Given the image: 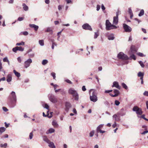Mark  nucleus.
<instances>
[{
    "label": "nucleus",
    "instance_id": "23",
    "mask_svg": "<svg viewBox=\"0 0 148 148\" xmlns=\"http://www.w3.org/2000/svg\"><path fill=\"white\" fill-rule=\"evenodd\" d=\"M99 35V30H97L96 32H95L94 38V39H96Z\"/></svg>",
    "mask_w": 148,
    "mask_h": 148
},
{
    "label": "nucleus",
    "instance_id": "13",
    "mask_svg": "<svg viewBox=\"0 0 148 148\" xmlns=\"http://www.w3.org/2000/svg\"><path fill=\"white\" fill-rule=\"evenodd\" d=\"M118 12H116V16H114L113 18V24L114 25H116L117 24L118 22Z\"/></svg>",
    "mask_w": 148,
    "mask_h": 148
},
{
    "label": "nucleus",
    "instance_id": "55",
    "mask_svg": "<svg viewBox=\"0 0 148 148\" xmlns=\"http://www.w3.org/2000/svg\"><path fill=\"white\" fill-rule=\"evenodd\" d=\"M82 90L84 91H85L86 90V89L85 86H84L82 87Z\"/></svg>",
    "mask_w": 148,
    "mask_h": 148
},
{
    "label": "nucleus",
    "instance_id": "19",
    "mask_svg": "<svg viewBox=\"0 0 148 148\" xmlns=\"http://www.w3.org/2000/svg\"><path fill=\"white\" fill-rule=\"evenodd\" d=\"M104 125L103 124H101L99 125L97 128L96 132L97 133L99 132L100 130H101V129L102 128Z\"/></svg>",
    "mask_w": 148,
    "mask_h": 148
},
{
    "label": "nucleus",
    "instance_id": "35",
    "mask_svg": "<svg viewBox=\"0 0 148 148\" xmlns=\"http://www.w3.org/2000/svg\"><path fill=\"white\" fill-rule=\"evenodd\" d=\"M48 63V60H44L42 62V64L43 65H45Z\"/></svg>",
    "mask_w": 148,
    "mask_h": 148
},
{
    "label": "nucleus",
    "instance_id": "52",
    "mask_svg": "<svg viewBox=\"0 0 148 148\" xmlns=\"http://www.w3.org/2000/svg\"><path fill=\"white\" fill-rule=\"evenodd\" d=\"M3 110L6 112L8 111V110L5 107H3L2 108Z\"/></svg>",
    "mask_w": 148,
    "mask_h": 148
},
{
    "label": "nucleus",
    "instance_id": "10",
    "mask_svg": "<svg viewBox=\"0 0 148 148\" xmlns=\"http://www.w3.org/2000/svg\"><path fill=\"white\" fill-rule=\"evenodd\" d=\"M24 48L21 47L16 46L12 49V51L15 52L16 53L17 51H23L24 50Z\"/></svg>",
    "mask_w": 148,
    "mask_h": 148
},
{
    "label": "nucleus",
    "instance_id": "53",
    "mask_svg": "<svg viewBox=\"0 0 148 148\" xmlns=\"http://www.w3.org/2000/svg\"><path fill=\"white\" fill-rule=\"evenodd\" d=\"M45 108H46L47 110H49V106L47 104H45V106L44 107Z\"/></svg>",
    "mask_w": 148,
    "mask_h": 148
},
{
    "label": "nucleus",
    "instance_id": "30",
    "mask_svg": "<svg viewBox=\"0 0 148 148\" xmlns=\"http://www.w3.org/2000/svg\"><path fill=\"white\" fill-rule=\"evenodd\" d=\"M45 32H51L52 34V29L50 27H48Z\"/></svg>",
    "mask_w": 148,
    "mask_h": 148
},
{
    "label": "nucleus",
    "instance_id": "63",
    "mask_svg": "<svg viewBox=\"0 0 148 148\" xmlns=\"http://www.w3.org/2000/svg\"><path fill=\"white\" fill-rule=\"evenodd\" d=\"M147 133H148V131L147 130V131H144V132H143L141 133V134H145Z\"/></svg>",
    "mask_w": 148,
    "mask_h": 148
},
{
    "label": "nucleus",
    "instance_id": "38",
    "mask_svg": "<svg viewBox=\"0 0 148 148\" xmlns=\"http://www.w3.org/2000/svg\"><path fill=\"white\" fill-rule=\"evenodd\" d=\"M52 125L54 126H57L58 124L55 121H53L52 122Z\"/></svg>",
    "mask_w": 148,
    "mask_h": 148
},
{
    "label": "nucleus",
    "instance_id": "28",
    "mask_svg": "<svg viewBox=\"0 0 148 148\" xmlns=\"http://www.w3.org/2000/svg\"><path fill=\"white\" fill-rule=\"evenodd\" d=\"M144 10L143 9H142L140 11V12L138 14V16H142L144 14Z\"/></svg>",
    "mask_w": 148,
    "mask_h": 148
},
{
    "label": "nucleus",
    "instance_id": "12",
    "mask_svg": "<svg viewBox=\"0 0 148 148\" xmlns=\"http://www.w3.org/2000/svg\"><path fill=\"white\" fill-rule=\"evenodd\" d=\"M82 27L84 29L89 30L90 31H92V30L91 26L88 23L84 24L82 26Z\"/></svg>",
    "mask_w": 148,
    "mask_h": 148
},
{
    "label": "nucleus",
    "instance_id": "8",
    "mask_svg": "<svg viewBox=\"0 0 148 148\" xmlns=\"http://www.w3.org/2000/svg\"><path fill=\"white\" fill-rule=\"evenodd\" d=\"M32 62V60L31 59H29L25 61L24 63V66L25 68H27L30 66V64Z\"/></svg>",
    "mask_w": 148,
    "mask_h": 148
},
{
    "label": "nucleus",
    "instance_id": "40",
    "mask_svg": "<svg viewBox=\"0 0 148 148\" xmlns=\"http://www.w3.org/2000/svg\"><path fill=\"white\" fill-rule=\"evenodd\" d=\"M33 136V132H31L29 135V138L30 139H32Z\"/></svg>",
    "mask_w": 148,
    "mask_h": 148
},
{
    "label": "nucleus",
    "instance_id": "51",
    "mask_svg": "<svg viewBox=\"0 0 148 148\" xmlns=\"http://www.w3.org/2000/svg\"><path fill=\"white\" fill-rule=\"evenodd\" d=\"M137 55L139 56L143 57V56L144 55L143 53H137Z\"/></svg>",
    "mask_w": 148,
    "mask_h": 148
},
{
    "label": "nucleus",
    "instance_id": "3",
    "mask_svg": "<svg viewBox=\"0 0 148 148\" xmlns=\"http://www.w3.org/2000/svg\"><path fill=\"white\" fill-rule=\"evenodd\" d=\"M106 29L107 30H110L111 29H116L117 27L115 25L111 24L108 20H106Z\"/></svg>",
    "mask_w": 148,
    "mask_h": 148
},
{
    "label": "nucleus",
    "instance_id": "24",
    "mask_svg": "<svg viewBox=\"0 0 148 148\" xmlns=\"http://www.w3.org/2000/svg\"><path fill=\"white\" fill-rule=\"evenodd\" d=\"M22 5L23 9L25 11H27L28 10V7L25 3H23Z\"/></svg>",
    "mask_w": 148,
    "mask_h": 148
},
{
    "label": "nucleus",
    "instance_id": "39",
    "mask_svg": "<svg viewBox=\"0 0 148 148\" xmlns=\"http://www.w3.org/2000/svg\"><path fill=\"white\" fill-rule=\"evenodd\" d=\"M139 63L142 68H143L144 67V65L142 61H140L139 62Z\"/></svg>",
    "mask_w": 148,
    "mask_h": 148
},
{
    "label": "nucleus",
    "instance_id": "16",
    "mask_svg": "<svg viewBox=\"0 0 148 148\" xmlns=\"http://www.w3.org/2000/svg\"><path fill=\"white\" fill-rule=\"evenodd\" d=\"M114 92L115 93L114 95H113L111 94H110V95L112 97H116L118 95L119 93V91L116 89H115L114 90Z\"/></svg>",
    "mask_w": 148,
    "mask_h": 148
},
{
    "label": "nucleus",
    "instance_id": "9",
    "mask_svg": "<svg viewBox=\"0 0 148 148\" xmlns=\"http://www.w3.org/2000/svg\"><path fill=\"white\" fill-rule=\"evenodd\" d=\"M123 26L125 31L126 32H130L132 31V29L131 27L127 25L123 24Z\"/></svg>",
    "mask_w": 148,
    "mask_h": 148
},
{
    "label": "nucleus",
    "instance_id": "46",
    "mask_svg": "<svg viewBox=\"0 0 148 148\" xmlns=\"http://www.w3.org/2000/svg\"><path fill=\"white\" fill-rule=\"evenodd\" d=\"M51 75L53 77V79H55L56 78V73L54 72H52L51 73Z\"/></svg>",
    "mask_w": 148,
    "mask_h": 148
},
{
    "label": "nucleus",
    "instance_id": "44",
    "mask_svg": "<svg viewBox=\"0 0 148 148\" xmlns=\"http://www.w3.org/2000/svg\"><path fill=\"white\" fill-rule=\"evenodd\" d=\"M137 117H138V118H143L144 119L145 118V114H143L141 116H138V115L137 116Z\"/></svg>",
    "mask_w": 148,
    "mask_h": 148
},
{
    "label": "nucleus",
    "instance_id": "41",
    "mask_svg": "<svg viewBox=\"0 0 148 148\" xmlns=\"http://www.w3.org/2000/svg\"><path fill=\"white\" fill-rule=\"evenodd\" d=\"M120 103V102L118 100H116L115 101V104L116 106H118Z\"/></svg>",
    "mask_w": 148,
    "mask_h": 148
},
{
    "label": "nucleus",
    "instance_id": "60",
    "mask_svg": "<svg viewBox=\"0 0 148 148\" xmlns=\"http://www.w3.org/2000/svg\"><path fill=\"white\" fill-rule=\"evenodd\" d=\"M66 3L68 4L71 3V0H65Z\"/></svg>",
    "mask_w": 148,
    "mask_h": 148
},
{
    "label": "nucleus",
    "instance_id": "50",
    "mask_svg": "<svg viewBox=\"0 0 148 148\" xmlns=\"http://www.w3.org/2000/svg\"><path fill=\"white\" fill-rule=\"evenodd\" d=\"M23 34L24 35L27 36L28 34V33L27 31H25L23 32Z\"/></svg>",
    "mask_w": 148,
    "mask_h": 148
},
{
    "label": "nucleus",
    "instance_id": "36",
    "mask_svg": "<svg viewBox=\"0 0 148 148\" xmlns=\"http://www.w3.org/2000/svg\"><path fill=\"white\" fill-rule=\"evenodd\" d=\"M94 134V130H92L89 133V136L90 137H92Z\"/></svg>",
    "mask_w": 148,
    "mask_h": 148
},
{
    "label": "nucleus",
    "instance_id": "29",
    "mask_svg": "<svg viewBox=\"0 0 148 148\" xmlns=\"http://www.w3.org/2000/svg\"><path fill=\"white\" fill-rule=\"evenodd\" d=\"M55 130L53 128H50L48 130V133L47 132V134H48L49 133H51L54 132Z\"/></svg>",
    "mask_w": 148,
    "mask_h": 148
},
{
    "label": "nucleus",
    "instance_id": "18",
    "mask_svg": "<svg viewBox=\"0 0 148 148\" xmlns=\"http://www.w3.org/2000/svg\"><path fill=\"white\" fill-rule=\"evenodd\" d=\"M29 26L30 27L33 28L35 30L37 31L38 28V26L35 25V24H29Z\"/></svg>",
    "mask_w": 148,
    "mask_h": 148
},
{
    "label": "nucleus",
    "instance_id": "45",
    "mask_svg": "<svg viewBox=\"0 0 148 148\" xmlns=\"http://www.w3.org/2000/svg\"><path fill=\"white\" fill-rule=\"evenodd\" d=\"M63 29H62L61 31L58 32L57 34V35L58 36L57 40H59V38H60V36L59 35V34H60L61 33V32H62V31H63Z\"/></svg>",
    "mask_w": 148,
    "mask_h": 148
},
{
    "label": "nucleus",
    "instance_id": "26",
    "mask_svg": "<svg viewBox=\"0 0 148 148\" xmlns=\"http://www.w3.org/2000/svg\"><path fill=\"white\" fill-rule=\"evenodd\" d=\"M133 53H130V58L131 59H133L134 60H136V58L135 56Z\"/></svg>",
    "mask_w": 148,
    "mask_h": 148
},
{
    "label": "nucleus",
    "instance_id": "62",
    "mask_svg": "<svg viewBox=\"0 0 148 148\" xmlns=\"http://www.w3.org/2000/svg\"><path fill=\"white\" fill-rule=\"evenodd\" d=\"M142 30L144 33H147L146 30L145 29L143 28H142Z\"/></svg>",
    "mask_w": 148,
    "mask_h": 148
},
{
    "label": "nucleus",
    "instance_id": "11",
    "mask_svg": "<svg viewBox=\"0 0 148 148\" xmlns=\"http://www.w3.org/2000/svg\"><path fill=\"white\" fill-rule=\"evenodd\" d=\"M125 115L121 114L119 113H118L117 114H115L113 116V118L115 119V120L116 121H119L120 120V116H123Z\"/></svg>",
    "mask_w": 148,
    "mask_h": 148
},
{
    "label": "nucleus",
    "instance_id": "6",
    "mask_svg": "<svg viewBox=\"0 0 148 148\" xmlns=\"http://www.w3.org/2000/svg\"><path fill=\"white\" fill-rule=\"evenodd\" d=\"M133 110L136 112L137 116L141 115L143 113V112L141 109L139 108L137 106H134L133 108Z\"/></svg>",
    "mask_w": 148,
    "mask_h": 148
},
{
    "label": "nucleus",
    "instance_id": "5",
    "mask_svg": "<svg viewBox=\"0 0 148 148\" xmlns=\"http://www.w3.org/2000/svg\"><path fill=\"white\" fill-rule=\"evenodd\" d=\"M117 57L123 60L130 59V58L126 55L124 54L122 52H120L118 54Z\"/></svg>",
    "mask_w": 148,
    "mask_h": 148
},
{
    "label": "nucleus",
    "instance_id": "17",
    "mask_svg": "<svg viewBox=\"0 0 148 148\" xmlns=\"http://www.w3.org/2000/svg\"><path fill=\"white\" fill-rule=\"evenodd\" d=\"M65 110L66 111H68L69 110V108L71 107V105L69 103L67 102L65 103Z\"/></svg>",
    "mask_w": 148,
    "mask_h": 148
},
{
    "label": "nucleus",
    "instance_id": "34",
    "mask_svg": "<svg viewBox=\"0 0 148 148\" xmlns=\"http://www.w3.org/2000/svg\"><path fill=\"white\" fill-rule=\"evenodd\" d=\"M144 75V73H142L141 72H139L138 73V76L139 77H141L143 76Z\"/></svg>",
    "mask_w": 148,
    "mask_h": 148
},
{
    "label": "nucleus",
    "instance_id": "1",
    "mask_svg": "<svg viewBox=\"0 0 148 148\" xmlns=\"http://www.w3.org/2000/svg\"><path fill=\"white\" fill-rule=\"evenodd\" d=\"M89 93L90 94V98L91 101L95 102H96L97 100V93L96 92V90L93 89H90Z\"/></svg>",
    "mask_w": 148,
    "mask_h": 148
},
{
    "label": "nucleus",
    "instance_id": "33",
    "mask_svg": "<svg viewBox=\"0 0 148 148\" xmlns=\"http://www.w3.org/2000/svg\"><path fill=\"white\" fill-rule=\"evenodd\" d=\"M121 85L125 89H127L128 88V87L125 84V83H123L121 84Z\"/></svg>",
    "mask_w": 148,
    "mask_h": 148
},
{
    "label": "nucleus",
    "instance_id": "48",
    "mask_svg": "<svg viewBox=\"0 0 148 148\" xmlns=\"http://www.w3.org/2000/svg\"><path fill=\"white\" fill-rule=\"evenodd\" d=\"M143 94L144 96H148V91H145Z\"/></svg>",
    "mask_w": 148,
    "mask_h": 148
},
{
    "label": "nucleus",
    "instance_id": "31",
    "mask_svg": "<svg viewBox=\"0 0 148 148\" xmlns=\"http://www.w3.org/2000/svg\"><path fill=\"white\" fill-rule=\"evenodd\" d=\"M39 43L40 45L41 46H43L44 45V42L43 40H42L39 41Z\"/></svg>",
    "mask_w": 148,
    "mask_h": 148
},
{
    "label": "nucleus",
    "instance_id": "37",
    "mask_svg": "<svg viewBox=\"0 0 148 148\" xmlns=\"http://www.w3.org/2000/svg\"><path fill=\"white\" fill-rule=\"evenodd\" d=\"M59 91H60L61 92H62V94H63V93L64 92V90H61V89H58V90H55V91L56 92H59Z\"/></svg>",
    "mask_w": 148,
    "mask_h": 148
},
{
    "label": "nucleus",
    "instance_id": "54",
    "mask_svg": "<svg viewBox=\"0 0 148 148\" xmlns=\"http://www.w3.org/2000/svg\"><path fill=\"white\" fill-rule=\"evenodd\" d=\"M65 81H66L67 83H69L71 84H72V82L71 81H70V80H69V79L66 80H65Z\"/></svg>",
    "mask_w": 148,
    "mask_h": 148
},
{
    "label": "nucleus",
    "instance_id": "59",
    "mask_svg": "<svg viewBox=\"0 0 148 148\" xmlns=\"http://www.w3.org/2000/svg\"><path fill=\"white\" fill-rule=\"evenodd\" d=\"M5 77H3L2 78L0 79V82L1 81H5Z\"/></svg>",
    "mask_w": 148,
    "mask_h": 148
},
{
    "label": "nucleus",
    "instance_id": "32",
    "mask_svg": "<svg viewBox=\"0 0 148 148\" xmlns=\"http://www.w3.org/2000/svg\"><path fill=\"white\" fill-rule=\"evenodd\" d=\"M25 44V42L23 41L21 42L17 43L16 44V46H21V45H24Z\"/></svg>",
    "mask_w": 148,
    "mask_h": 148
},
{
    "label": "nucleus",
    "instance_id": "7",
    "mask_svg": "<svg viewBox=\"0 0 148 148\" xmlns=\"http://www.w3.org/2000/svg\"><path fill=\"white\" fill-rule=\"evenodd\" d=\"M49 99L50 101L54 103H56L58 101L57 98L55 96L52 94H51L49 97Z\"/></svg>",
    "mask_w": 148,
    "mask_h": 148
},
{
    "label": "nucleus",
    "instance_id": "49",
    "mask_svg": "<svg viewBox=\"0 0 148 148\" xmlns=\"http://www.w3.org/2000/svg\"><path fill=\"white\" fill-rule=\"evenodd\" d=\"M128 12H129V13L130 14H133L132 10L130 8H129L128 9Z\"/></svg>",
    "mask_w": 148,
    "mask_h": 148
},
{
    "label": "nucleus",
    "instance_id": "58",
    "mask_svg": "<svg viewBox=\"0 0 148 148\" xmlns=\"http://www.w3.org/2000/svg\"><path fill=\"white\" fill-rule=\"evenodd\" d=\"M34 56V53H32L29 54V56L30 57H33Z\"/></svg>",
    "mask_w": 148,
    "mask_h": 148
},
{
    "label": "nucleus",
    "instance_id": "56",
    "mask_svg": "<svg viewBox=\"0 0 148 148\" xmlns=\"http://www.w3.org/2000/svg\"><path fill=\"white\" fill-rule=\"evenodd\" d=\"M101 8L103 11L105 10V8L103 4H102L101 5Z\"/></svg>",
    "mask_w": 148,
    "mask_h": 148
},
{
    "label": "nucleus",
    "instance_id": "15",
    "mask_svg": "<svg viewBox=\"0 0 148 148\" xmlns=\"http://www.w3.org/2000/svg\"><path fill=\"white\" fill-rule=\"evenodd\" d=\"M10 97L14 101H16V96L15 93L14 91H12L11 93Z\"/></svg>",
    "mask_w": 148,
    "mask_h": 148
},
{
    "label": "nucleus",
    "instance_id": "4",
    "mask_svg": "<svg viewBox=\"0 0 148 148\" xmlns=\"http://www.w3.org/2000/svg\"><path fill=\"white\" fill-rule=\"evenodd\" d=\"M43 140L47 143L48 144V146L51 148H56V146H55L54 143L51 142L47 138V136H45L43 137Z\"/></svg>",
    "mask_w": 148,
    "mask_h": 148
},
{
    "label": "nucleus",
    "instance_id": "22",
    "mask_svg": "<svg viewBox=\"0 0 148 148\" xmlns=\"http://www.w3.org/2000/svg\"><path fill=\"white\" fill-rule=\"evenodd\" d=\"M114 38V35L112 34H110L108 36V39L109 40H113Z\"/></svg>",
    "mask_w": 148,
    "mask_h": 148
},
{
    "label": "nucleus",
    "instance_id": "14",
    "mask_svg": "<svg viewBox=\"0 0 148 148\" xmlns=\"http://www.w3.org/2000/svg\"><path fill=\"white\" fill-rule=\"evenodd\" d=\"M112 86V87H115L119 89H121V86L119 85L118 82H114L113 83Z\"/></svg>",
    "mask_w": 148,
    "mask_h": 148
},
{
    "label": "nucleus",
    "instance_id": "27",
    "mask_svg": "<svg viewBox=\"0 0 148 148\" xmlns=\"http://www.w3.org/2000/svg\"><path fill=\"white\" fill-rule=\"evenodd\" d=\"M5 130V128L4 127H0V134L4 132Z\"/></svg>",
    "mask_w": 148,
    "mask_h": 148
},
{
    "label": "nucleus",
    "instance_id": "47",
    "mask_svg": "<svg viewBox=\"0 0 148 148\" xmlns=\"http://www.w3.org/2000/svg\"><path fill=\"white\" fill-rule=\"evenodd\" d=\"M7 144L6 143H4L3 144H1V147H6L7 146Z\"/></svg>",
    "mask_w": 148,
    "mask_h": 148
},
{
    "label": "nucleus",
    "instance_id": "43",
    "mask_svg": "<svg viewBox=\"0 0 148 148\" xmlns=\"http://www.w3.org/2000/svg\"><path fill=\"white\" fill-rule=\"evenodd\" d=\"M3 60L4 62H7V61H8V58L7 57H6L3 59Z\"/></svg>",
    "mask_w": 148,
    "mask_h": 148
},
{
    "label": "nucleus",
    "instance_id": "20",
    "mask_svg": "<svg viewBox=\"0 0 148 148\" xmlns=\"http://www.w3.org/2000/svg\"><path fill=\"white\" fill-rule=\"evenodd\" d=\"M131 52L130 53H134L137 51V50L135 48V46L134 45H132L130 48Z\"/></svg>",
    "mask_w": 148,
    "mask_h": 148
},
{
    "label": "nucleus",
    "instance_id": "61",
    "mask_svg": "<svg viewBox=\"0 0 148 148\" xmlns=\"http://www.w3.org/2000/svg\"><path fill=\"white\" fill-rule=\"evenodd\" d=\"M100 8V6L99 5H97V11H99Z\"/></svg>",
    "mask_w": 148,
    "mask_h": 148
},
{
    "label": "nucleus",
    "instance_id": "25",
    "mask_svg": "<svg viewBox=\"0 0 148 148\" xmlns=\"http://www.w3.org/2000/svg\"><path fill=\"white\" fill-rule=\"evenodd\" d=\"M13 72L17 77H19L21 75L20 73L17 72L15 70H13Z\"/></svg>",
    "mask_w": 148,
    "mask_h": 148
},
{
    "label": "nucleus",
    "instance_id": "64",
    "mask_svg": "<svg viewBox=\"0 0 148 148\" xmlns=\"http://www.w3.org/2000/svg\"><path fill=\"white\" fill-rule=\"evenodd\" d=\"M146 103L147 108V109H148V101H146Z\"/></svg>",
    "mask_w": 148,
    "mask_h": 148
},
{
    "label": "nucleus",
    "instance_id": "21",
    "mask_svg": "<svg viewBox=\"0 0 148 148\" xmlns=\"http://www.w3.org/2000/svg\"><path fill=\"white\" fill-rule=\"evenodd\" d=\"M12 79V77L11 75L8 74L7 77V81L8 82H10Z\"/></svg>",
    "mask_w": 148,
    "mask_h": 148
},
{
    "label": "nucleus",
    "instance_id": "2",
    "mask_svg": "<svg viewBox=\"0 0 148 148\" xmlns=\"http://www.w3.org/2000/svg\"><path fill=\"white\" fill-rule=\"evenodd\" d=\"M68 93L69 94L72 95L74 98L75 99L78 101L79 99V95L77 91L73 88H70L68 90Z\"/></svg>",
    "mask_w": 148,
    "mask_h": 148
},
{
    "label": "nucleus",
    "instance_id": "42",
    "mask_svg": "<svg viewBox=\"0 0 148 148\" xmlns=\"http://www.w3.org/2000/svg\"><path fill=\"white\" fill-rule=\"evenodd\" d=\"M17 60L18 62L20 63H21L22 62V59L21 58V57H19L17 58Z\"/></svg>",
    "mask_w": 148,
    "mask_h": 148
},
{
    "label": "nucleus",
    "instance_id": "57",
    "mask_svg": "<svg viewBox=\"0 0 148 148\" xmlns=\"http://www.w3.org/2000/svg\"><path fill=\"white\" fill-rule=\"evenodd\" d=\"M24 18L23 17H19L18 19V20L19 21H21L23 20Z\"/></svg>",
    "mask_w": 148,
    "mask_h": 148
}]
</instances>
